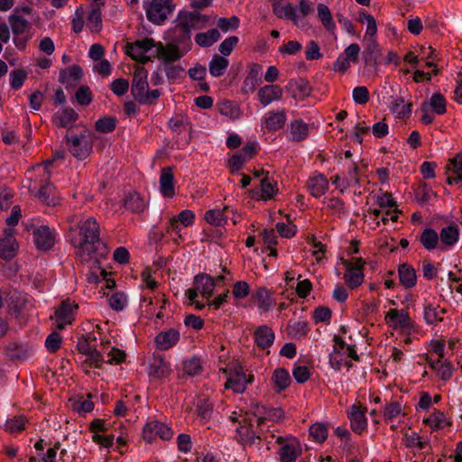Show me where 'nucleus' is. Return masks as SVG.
Returning a JSON list of instances; mask_svg holds the SVG:
<instances>
[{"label":"nucleus","mask_w":462,"mask_h":462,"mask_svg":"<svg viewBox=\"0 0 462 462\" xmlns=\"http://www.w3.org/2000/svg\"><path fill=\"white\" fill-rule=\"evenodd\" d=\"M69 241L76 255L81 262L88 263L97 258V250L101 246L99 224L93 217H69Z\"/></svg>","instance_id":"f257e3e1"},{"label":"nucleus","mask_w":462,"mask_h":462,"mask_svg":"<svg viewBox=\"0 0 462 462\" xmlns=\"http://www.w3.org/2000/svg\"><path fill=\"white\" fill-rule=\"evenodd\" d=\"M208 23L205 15L194 11H180L174 20V32L180 41H184L190 37L193 30L203 28Z\"/></svg>","instance_id":"f03ea898"},{"label":"nucleus","mask_w":462,"mask_h":462,"mask_svg":"<svg viewBox=\"0 0 462 462\" xmlns=\"http://www.w3.org/2000/svg\"><path fill=\"white\" fill-rule=\"evenodd\" d=\"M349 358L356 361L359 359L354 346L346 344L339 337L335 336L333 351L329 355V365L334 370L339 371L344 366H351Z\"/></svg>","instance_id":"7ed1b4c3"},{"label":"nucleus","mask_w":462,"mask_h":462,"mask_svg":"<svg viewBox=\"0 0 462 462\" xmlns=\"http://www.w3.org/2000/svg\"><path fill=\"white\" fill-rule=\"evenodd\" d=\"M32 14V9L29 6L15 8L9 17V23L11 25L13 33L15 37L25 34L30 30V23L26 16ZM29 37L15 38L14 42L18 49L23 50L25 47L26 41Z\"/></svg>","instance_id":"20e7f679"},{"label":"nucleus","mask_w":462,"mask_h":462,"mask_svg":"<svg viewBox=\"0 0 462 462\" xmlns=\"http://www.w3.org/2000/svg\"><path fill=\"white\" fill-rule=\"evenodd\" d=\"M174 9L171 0H152L145 6L148 20L155 24L163 23Z\"/></svg>","instance_id":"39448f33"},{"label":"nucleus","mask_w":462,"mask_h":462,"mask_svg":"<svg viewBox=\"0 0 462 462\" xmlns=\"http://www.w3.org/2000/svg\"><path fill=\"white\" fill-rule=\"evenodd\" d=\"M155 44L156 42L149 38L127 43L126 53L139 62H146L154 58Z\"/></svg>","instance_id":"423d86ee"},{"label":"nucleus","mask_w":462,"mask_h":462,"mask_svg":"<svg viewBox=\"0 0 462 462\" xmlns=\"http://www.w3.org/2000/svg\"><path fill=\"white\" fill-rule=\"evenodd\" d=\"M286 122L287 114L284 109H272L263 115L260 126L263 133H275L282 130Z\"/></svg>","instance_id":"0eeeda50"},{"label":"nucleus","mask_w":462,"mask_h":462,"mask_svg":"<svg viewBox=\"0 0 462 462\" xmlns=\"http://www.w3.org/2000/svg\"><path fill=\"white\" fill-rule=\"evenodd\" d=\"M66 144L72 156L84 160L89 156L92 151V144L86 134L79 135H66Z\"/></svg>","instance_id":"6e6552de"},{"label":"nucleus","mask_w":462,"mask_h":462,"mask_svg":"<svg viewBox=\"0 0 462 462\" xmlns=\"http://www.w3.org/2000/svg\"><path fill=\"white\" fill-rule=\"evenodd\" d=\"M262 431L261 427H257L255 420L245 413L243 418V422L236 429L237 439L244 445H250L254 442L256 439L260 438Z\"/></svg>","instance_id":"1a4fd4ad"},{"label":"nucleus","mask_w":462,"mask_h":462,"mask_svg":"<svg viewBox=\"0 0 462 462\" xmlns=\"http://www.w3.org/2000/svg\"><path fill=\"white\" fill-rule=\"evenodd\" d=\"M195 215L189 209H185L180 212L178 215L171 217L169 219L167 226V233L174 234L177 238L174 237L175 242L182 240V229L188 227L194 223Z\"/></svg>","instance_id":"9d476101"},{"label":"nucleus","mask_w":462,"mask_h":462,"mask_svg":"<svg viewBox=\"0 0 462 462\" xmlns=\"http://www.w3.org/2000/svg\"><path fill=\"white\" fill-rule=\"evenodd\" d=\"M14 235L13 227H5L0 234V257L4 260H11L18 253L19 244Z\"/></svg>","instance_id":"9b49d317"},{"label":"nucleus","mask_w":462,"mask_h":462,"mask_svg":"<svg viewBox=\"0 0 462 462\" xmlns=\"http://www.w3.org/2000/svg\"><path fill=\"white\" fill-rule=\"evenodd\" d=\"M249 415L255 420L257 427H261L265 421L277 422L281 420L283 418V411L280 408L256 404Z\"/></svg>","instance_id":"f8f14e48"},{"label":"nucleus","mask_w":462,"mask_h":462,"mask_svg":"<svg viewBox=\"0 0 462 462\" xmlns=\"http://www.w3.org/2000/svg\"><path fill=\"white\" fill-rule=\"evenodd\" d=\"M173 436V430L167 424L151 420L145 424L143 430V438L147 442H152L156 437H160L163 440H168Z\"/></svg>","instance_id":"ddd939ff"},{"label":"nucleus","mask_w":462,"mask_h":462,"mask_svg":"<svg viewBox=\"0 0 462 462\" xmlns=\"http://www.w3.org/2000/svg\"><path fill=\"white\" fill-rule=\"evenodd\" d=\"M346 271L344 274L346 283L351 289L357 288L364 282V273L362 267L365 262L361 258H356L353 262L346 261L344 263Z\"/></svg>","instance_id":"4468645a"},{"label":"nucleus","mask_w":462,"mask_h":462,"mask_svg":"<svg viewBox=\"0 0 462 462\" xmlns=\"http://www.w3.org/2000/svg\"><path fill=\"white\" fill-rule=\"evenodd\" d=\"M254 380V375H246L243 369L236 366L234 371L230 372L225 383L226 389H231L234 393H242L248 383Z\"/></svg>","instance_id":"2eb2a0df"},{"label":"nucleus","mask_w":462,"mask_h":462,"mask_svg":"<svg viewBox=\"0 0 462 462\" xmlns=\"http://www.w3.org/2000/svg\"><path fill=\"white\" fill-rule=\"evenodd\" d=\"M78 310V305L69 300H63L55 312V325L57 328L63 329L70 325Z\"/></svg>","instance_id":"dca6fc26"},{"label":"nucleus","mask_w":462,"mask_h":462,"mask_svg":"<svg viewBox=\"0 0 462 462\" xmlns=\"http://www.w3.org/2000/svg\"><path fill=\"white\" fill-rule=\"evenodd\" d=\"M34 244L39 250L47 251L55 244V233L48 226L42 225L32 231Z\"/></svg>","instance_id":"f3484780"},{"label":"nucleus","mask_w":462,"mask_h":462,"mask_svg":"<svg viewBox=\"0 0 462 462\" xmlns=\"http://www.w3.org/2000/svg\"><path fill=\"white\" fill-rule=\"evenodd\" d=\"M147 76L148 73L146 69L142 67H138L134 70L131 90L134 99L137 101L145 100V97H147Z\"/></svg>","instance_id":"a211bd4d"},{"label":"nucleus","mask_w":462,"mask_h":462,"mask_svg":"<svg viewBox=\"0 0 462 462\" xmlns=\"http://www.w3.org/2000/svg\"><path fill=\"white\" fill-rule=\"evenodd\" d=\"M328 179L319 172L311 174L306 183L307 190L314 198L322 197L328 190Z\"/></svg>","instance_id":"6ab92c4d"},{"label":"nucleus","mask_w":462,"mask_h":462,"mask_svg":"<svg viewBox=\"0 0 462 462\" xmlns=\"http://www.w3.org/2000/svg\"><path fill=\"white\" fill-rule=\"evenodd\" d=\"M282 94V88L279 85L269 84L259 88L257 97L259 102L263 106H267L273 102L281 100Z\"/></svg>","instance_id":"aec40b11"},{"label":"nucleus","mask_w":462,"mask_h":462,"mask_svg":"<svg viewBox=\"0 0 462 462\" xmlns=\"http://www.w3.org/2000/svg\"><path fill=\"white\" fill-rule=\"evenodd\" d=\"M180 334L176 328H170L161 331L154 338V344L157 349L168 350L173 347L180 341Z\"/></svg>","instance_id":"412c9836"},{"label":"nucleus","mask_w":462,"mask_h":462,"mask_svg":"<svg viewBox=\"0 0 462 462\" xmlns=\"http://www.w3.org/2000/svg\"><path fill=\"white\" fill-rule=\"evenodd\" d=\"M448 175L447 182L449 185L461 183L462 185V153H458L449 159L446 165Z\"/></svg>","instance_id":"4be33fe9"},{"label":"nucleus","mask_w":462,"mask_h":462,"mask_svg":"<svg viewBox=\"0 0 462 462\" xmlns=\"http://www.w3.org/2000/svg\"><path fill=\"white\" fill-rule=\"evenodd\" d=\"M171 373V365L162 356H154L150 362L148 374L153 379H162Z\"/></svg>","instance_id":"5701e85b"},{"label":"nucleus","mask_w":462,"mask_h":462,"mask_svg":"<svg viewBox=\"0 0 462 462\" xmlns=\"http://www.w3.org/2000/svg\"><path fill=\"white\" fill-rule=\"evenodd\" d=\"M459 235V229L455 225L443 227L439 235V249L442 251L449 250L457 243Z\"/></svg>","instance_id":"b1692460"},{"label":"nucleus","mask_w":462,"mask_h":462,"mask_svg":"<svg viewBox=\"0 0 462 462\" xmlns=\"http://www.w3.org/2000/svg\"><path fill=\"white\" fill-rule=\"evenodd\" d=\"M160 192L164 198H172L175 195L174 177L171 168L165 167L161 171L159 180Z\"/></svg>","instance_id":"393cba45"},{"label":"nucleus","mask_w":462,"mask_h":462,"mask_svg":"<svg viewBox=\"0 0 462 462\" xmlns=\"http://www.w3.org/2000/svg\"><path fill=\"white\" fill-rule=\"evenodd\" d=\"M347 415L351 422V428L355 432L361 433L366 428L365 409L361 406L352 405L347 411Z\"/></svg>","instance_id":"a878e982"},{"label":"nucleus","mask_w":462,"mask_h":462,"mask_svg":"<svg viewBox=\"0 0 462 462\" xmlns=\"http://www.w3.org/2000/svg\"><path fill=\"white\" fill-rule=\"evenodd\" d=\"M277 191L278 189L276 181H274L273 179L265 177L261 180V189H252L251 194L252 198L255 199L266 200L272 199L274 194L277 193Z\"/></svg>","instance_id":"bb28decb"},{"label":"nucleus","mask_w":462,"mask_h":462,"mask_svg":"<svg viewBox=\"0 0 462 462\" xmlns=\"http://www.w3.org/2000/svg\"><path fill=\"white\" fill-rule=\"evenodd\" d=\"M181 57L180 50L177 46L168 44L164 46L161 42H156L154 58H159L165 62H172L179 60Z\"/></svg>","instance_id":"cd10ccee"},{"label":"nucleus","mask_w":462,"mask_h":462,"mask_svg":"<svg viewBox=\"0 0 462 462\" xmlns=\"http://www.w3.org/2000/svg\"><path fill=\"white\" fill-rule=\"evenodd\" d=\"M253 299L262 312L271 310L276 304L271 292L265 288H258L253 294Z\"/></svg>","instance_id":"c85d7f7f"},{"label":"nucleus","mask_w":462,"mask_h":462,"mask_svg":"<svg viewBox=\"0 0 462 462\" xmlns=\"http://www.w3.org/2000/svg\"><path fill=\"white\" fill-rule=\"evenodd\" d=\"M254 337L256 345L262 349H265L273 344L275 335L270 327L263 325L255 329Z\"/></svg>","instance_id":"c756f323"},{"label":"nucleus","mask_w":462,"mask_h":462,"mask_svg":"<svg viewBox=\"0 0 462 462\" xmlns=\"http://www.w3.org/2000/svg\"><path fill=\"white\" fill-rule=\"evenodd\" d=\"M301 452L300 445L295 439L284 443L280 449L282 462H295Z\"/></svg>","instance_id":"7c9ffc66"},{"label":"nucleus","mask_w":462,"mask_h":462,"mask_svg":"<svg viewBox=\"0 0 462 462\" xmlns=\"http://www.w3.org/2000/svg\"><path fill=\"white\" fill-rule=\"evenodd\" d=\"M282 0H274L273 3V12L282 19H291L295 24H298L299 15L297 14L294 7L291 4H282Z\"/></svg>","instance_id":"2f4dec72"},{"label":"nucleus","mask_w":462,"mask_h":462,"mask_svg":"<svg viewBox=\"0 0 462 462\" xmlns=\"http://www.w3.org/2000/svg\"><path fill=\"white\" fill-rule=\"evenodd\" d=\"M194 286L199 294L208 300L215 289V281L207 274H199L194 279Z\"/></svg>","instance_id":"473e14b6"},{"label":"nucleus","mask_w":462,"mask_h":462,"mask_svg":"<svg viewBox=\"0 0 462 462\" xmlns=\"http://www.w3.org/2000/svg\"><path fill=\"white\" fill-rule=\"evenodd\" d=\"M309 134V125L300 119L291 122L288 128V136L292 141L304 140Z\"/></svg>","instance_id":"72a5a7b5"},{"label":"nucleus","mask_w":462,"mask_h":462,"mask_svg":"<svg viewBox=\"0 0 462 462\" xmlns=\"http://www.w3.org/2000/svg\"><path fill=\"white\" fill-rule=\"evenodd\" d=\"M423 423L428 425L432 430H444L450 422L443 411L434 410L427 418L423 419Z\"/></svg>","instance_id":"f704fd0d"},{"label":"nucleus","mask_w":462,"mask_h":462,"mask_svg":"<svg viewBox=\"0 0 462 462\" xmlns=\"http://www.w3.org/2000/svg\"><path fill=\"white\" fill-rule=\"evenodd\" d=\"M77 118L78 115L73 109L65 108L54 115L53 121L61 127L70 128Z\"/></svg>","instance_id":"c9c22d12"},{"label":"nucleus","mask_w":462,"mask_h":462,"mask_svg":"<svg viewBox=\"0 0 462 462\" xmlns=\"http://www.w3.org/2000/svg\"><path fill=\"white\" fill-rule=\"evenodd\" d=\"M420 242L426 250H434L439 247V234L432 228H426L420 234Z\"/></svg>","instance_id":"e433bc0d"},{"label":"nucleus","mask_w":462,"mask_h":462,"mask_svg":"<svg viewBox=\"0 0 462 462\" xmlns=\"http://www.w3.org/2000/svg\"><path fill=\"white\" fill-rule=\"evenodd\" d=\"M272 381L274 384V387L277 391H283L291 384V379L289 372L283 368L275 369Z\"/></svg>","instance_id":"4c0bfd02"},{"label":"nucleus","mask_w":462,"mask_h":462,"mask_svg":"<svg viewBox=\"0 0 462 462\" xmlns=\"http://www.w3.org/2000/svg\"><path fill=\"white\" fill-rule=\"evenodd\" d=\"M318 17L327 31L333 32L336 29V24L329 8L324 4H319L317 6Z\"/></svg>","instance_id":"58836bf2"},{"label":"nucleus","mask_w":462,"mask_h":462,"mask_svg":"<svg viewBox=\"0 0 462 462\" xmlns=\"http://www.w3.org/2000/svg\"><path fill=\"white\" fill-rule=\"evenodd\" d=\"M289 88L293 91V97L295 98L303 99L306 97H309L311 92V88L309 83L303 79H300L298 80H291L289 83Z\"/></svg>","instance_id":"ea45409f"},{"label":"nucleus","mask_w":462,"mask_h":462,"mask_svg":"<svg viewBox=\"0 0 462 462\" xmlns=\"http://www.w3.org/2000/svg\"><path fill=\"white\" fill-rule=\"evenodd\" d=\"M227 208H225L224 210L220 209H210L205 213V220L210 225L219 226L226 224L228 215H227Z\"/></svg>","instance_id":"a19ab883"},{"label":"nucleus","mask_w":462,"mask_h":462,"mask_svg":"<svg viewBox=\"0 0 462 462\" xmlns=\"http://www.w3.org/2000/svg\"><path fill=\"white\" fill-rule=\"evenodd\" d=\"M125 208L133 212H142L146 207L144 199L136 192H130L125 199Z\"/></svg>","instance_id":"79ce46f5"},{"label":"nucleus","mask_w":462,"mask_h":462,"mask_svg":"<svg viewBox=\"0 0 462 462\" xmlns=\"http://www.w3.org/2000/svg\"><path fill=\"white\" fill-rule=\"evenodd\" d=\"M431 367L436 370L438 375L444 381H448L452 377L453 365L446 360H432Z\"/></svg>","instance_id":"37998d69"},{"label":"nucleus","mask_w":462,"mask_h":462,"mask_svg":"<svg viewBox=\"0 0 462 462\" xmlns=\"http://www.w3.org/2000/svg\"><path fill=\"white\" fill-rule=\"evenodd\" d=\"M228 64L229 62L227 59L219 55H215L208 65L209 73L213 77H220L226 70Z\"/></svg>","instance_id":"c03bdc74"},{"label":"nucleus","mask_w":462,"mask_h":462,"mask_svg":"<svg viewBox=\"0 0 462 462\" xmlns=\"http://www.w3.org/2000/svg\"><path fill=\"white\" fill-rule=\"evenodd\" d=\"M220 38V33L217 29H210L206 32H199L196 35V43L201 47H209L217 42Z\"/></svg>","instance_id":"a18cd8bd"},{"label":"nucleus","mask_w":462,"mask_h":462,"mask_svg":"<svg viewBox=\"0 0 462 462\" xmlns=\"http://www.w3.org/2000/svg\"><path fill=\"white\" fill-rule=\"evenodd\" d=\"M385 320L390 328L394 330H400L401 332L404 329V315L395 309L390 310L386 316Z\"/></svg>","instance_id":"49530a36"},{"label":"nucleus","mask_w":462,"mask_h":462,"mask_svg":"<svg viewBox=\"0 0 462 462\" xmlns=\"http://www.w3.org/2000/svg\"><path fill=\"white\" fill-rule=\"evenodd\" d=\"M218 112L229 119H238L241 116L240 108L233 102L228 100L221 101L217 104Z\"/></svg>","instance_id":"de8ad7c7"},{"label":"nucleus","mask_w":462,"mask_h":462,"mask_svg":"<svg viewBox=\"0 0 462 462\" xmlns=\"http://www.w3.org/2000/svg\"><path fill=\"white\" fill-rule=\"evenodd\" d=\"M402 407L397 402L388 403L384 408L383 416L387 423L390 424L391 428L394 430L395 424L394 420L402 416Z\"/></svg>","instance_id":"09e8293b"},{"label":"nucleus","mask_w":462,"mask_h":462,"mask_svg":"<svg viewBox=\"0 0 462 462\" xmlns=\"http://www.w3.org/2000/svg\"><path fill=\"white\" fill-rule=\"evenodd\" d=\"M39 199L47 205H56L59 201V197L52 185L47 183L42 185L39 190Z\"/></svg>","instance_id":"8fccbe9b"},{"label":"nucleus","mask_w":462,"mask_h":462,"mask_svg":"<svg viewBox=\"0 0 462 462\" xmlns=\"http://www.w3.org/2000/svg\"><path fill=\"white\" fill-rule=\"evenodd\" d=\"M422 335L423 331L406 313V344L419 339Z\"/></svg>","instance_id":"3c124183"},{"label":"nucleus","mask_w":462,"mask_h":462,"mask_svg":"<svg viewBox=\"0 0 462 462\" xmlns=\"http://www.w3.org/2000/svg\"><path fill=\"white\" fill-rule=\"evenodd\" d=\"M183 372L189 376L199 374L202 370L201 360L198 357H191L183 360L182 363Z\"/></svg>","instance_id":"603ef678"},{"label":"nucleus","mask_w":462,"mask_h":462,"mask_svg":"<svg viewBox=\"0 0 462 462\" xmlns=\"http://www.w3.org/2000/svg\"><path fill=\"white\" fill-rule=\"evenodd\" d=\"M287 331L292 337H301L308 333L309 326L306 321H290L287 326Z\"/></svg>","instance_id":"864d4df0"},{"label":"nucleus","mask_w":462,"mask_h":462,"mask_svg":"<svg viewBox=\"0 0 462 462\" xmlns=\"http://www.w3.org/2000/svg\"><path fill=\"white\" fill-rule=\"evenodd\" d=\"M435 197L436 193L426 183L420 184L414 191V199L420 204L425 203Z\"/></svg>","instance_id":"5fc2aeb1"},{"label":"nucleus","mask_w":462,"mask_h":462,"mask_svg":"<svg viewBox=\"0 0 462 462\" xmlns=\"http://www.w3.org/2000/svg\"><path fill=\"white\" fill-rule=\"evenodd\" d=\"M359 21L366 23L367 25L365 39L374 38L377 32V25L374 16L366 13H361L359 14Z\"/></svg>","instance_id":"6e6d98bb"},{"label":"nucleus","mask_w":462,"mask_h":462,"mask_svg":"<svg viewBox=\"0 0 462 462\" xmlns=\"http://www.w3.org/2000/svg\"><path fill=\"white\" fill-rule=\"evenodd\" d=\"M430 106L437 115H443L447 111L446 98L440 93H434L430 99Z\"/></svg>","instance_id":"4d7b16f0"},{"label":"nucleus","mask_w":462,"mask_h":462,"mask_svg":"<svg viewBox=\"0 0 462 462\" xmlns=\"http://www.w3.org/2000/svg\"><path fill=\"white\" fill-rule=\"evenodd\" d=\"M83 71L79 66L73 65L68 68L60 74V79L63 83L76 82L81 79Z\"/></svg>","instance_id":"13d9d810"},{"label":"nucleus","mask_w":462,"mask_h":462,"mask_svg":"<svg viewBox=\"0 0 462 462\" xmlns=\"http://www.w3.org/2000/svg\"><path fill=\"white\" fill-rule=\"evenodd\" d=\"M87 26L91 32H97L101 30V12L98 8H93L90 11L88 16Z\"/></svg>","instance_id":"bf43d9fd"},{"label":"nucleus","mask_w":462,"mask_h":462,"mask_svg":"<svg viewBox=\"0 0 462 462\" xmlns=\"http://www.w3.org/2000/svg\"><path fill=\"white\" fill-rule=\"evenodd\" d=\"M104 354L107 357L106 362L110 365H119L123 363L126 357L125 352L116 347L106 348Z\"/></svg>","instance_id":"052dcab7"},{"label":"nucleus","mask_w":462,"mask_h":462,"mask_svg":"<svg viewBox=\"0 0 462 462\" xmlns=\"http://www.w3.org/2000/svg\"><path fill=\"white\" fill-rule=\"evenodd\" d=\"M3 428L9 433H17L25 429V419L23 416L7 420Z\"/></svg>","instance_id":"680f3d73"},{"label":"nucleus","mask_w":462,"mask_h":462,"mask_svg":"<svg viewBox=\"0 0 462 462\" xmlns=\"http://www.w3.org/2000/svg\"><path fill=\"white\" fill-rule=\"evenodd\" d=\"M332 183L335 187L340 190V192H344L350 186L356 185L359 183L358 177H353L351 180H348L346 177H341L339 175H335L331 178Z\"/></svg>","instance_id":"e2e57ef3"},{"label":"nucleus","mask_w":462,"mask_h":462,"mask_svg":"<svg viewBox=\"0 0 462 462\" xmlns=\"http://www.w3.org/2000/svg\"><path fill=\"white\" fill-rule=\"evenodd\" d=\"M169 125L174 133L180 134L188 130L189 121L185 116L178 115L170 120Z\"/></svg>","instance_id":"0e129e2a"},{"label":"nucleus","mask_w":462,"mask_h":462,"mask_svg":"<svg viewBox=\"0 0 462 462\" xmlns=\"http://www.w3.org/2000/svg\"><path fill=\"white\" fill-rule=\"evenodd\" d=\"M374 199L376 200L377 205L382 209H392L396 208V202L392 198V195L387 192H380L374 195Z\"/></svg>","instance_id":"69168bd1"},{"label":"nucleus","mask_w":462,"mask_h":462,"mask_svg":"<svg viewBox=\"0 0 462 462\" xmlns=\"http://www.w3.org/2000/svg\"><path fill=\"white\" fill-rule=\"evenodd\" d=\"M108 302L114 310L120 311L127 305V297L123 292H115L109 298Z\"/></svg>","instance_id":"338daca9"},{"label":"nucleus","mask_w":462,"mask_h":462,"mask_svg":"<svg viewBox=\"0 0 462 462\" xmlns=\"http://www.w3.org/2000/svg\"><path fill=\"white\" fill-rule=\"evenodd\" d=\"M310 434L318 442H323L328 437V428L322 423H315L310 426Z\"/></svg>","instance_id":"774afa93"}]
</instances>
